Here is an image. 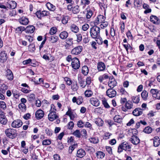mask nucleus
I'll return each mask as SVG.
<instances>
[{"label": "nucleus", "mask_w": 160, "mask_h": 160, "mask_svg": "<svg viewBox=\"0 0 160 160\" xmlns=\"http://www.w3.org/2000/svg\"><path fill=\"white\" fill-rule=\"evenodd\" d=\"M90 36L92 38L97 39L101 38L100 36V28L97 26H94L90 28Z\"/></svg>", "instance_id": "obj_1"}, {"label": "nucleus", "mask_w": 160, "mask_h": 160, "mask_svg": "<svg viewBox=\"0 0 160 160\" xmlns=\"http://www.w3.org/2000/svg\"><path fill=\"white\" fill-rule=\"evenodd\" d=\"M131 147L129 144L126 142H123L120 144L118 147V152L121 153L122 152L123 150L125 151H130Z\"/></svg>", "instance_id": "obj_2"}, {"label": "nucleus", "mask_w": 160, "mask_h": 160, "mask_svg": "<svg viewBox=\"0 0 160 160\" xmlns=\"http://www.w3.org/2000/svg\"><path fill=\"white\" fill-rule=\"evenodd\" d=\"M16 131L13 129L8 128L5 131L6 136L12 139L14 138L17 135Z\"/></svg>", "instance_id": "obj_3"}, {"label": "nucleus", "mask_w": 160, "mask_h": 160, "mask_svg": "<svg viewBox=\"0 0 160 160\" xmlns=\"http://www.w3.org/2000/svg\"><path fill=\"white\" fill-rule=\"evenodd\" d=\"M80 62L78 59L77 58H73L72 62L71 63L72 68L75 70H77L80 67Z\"/></svg>", "instance_id": "obj_4"}, {"label": "nucleus", "mask_w": 160, "mask_h": 160, "mask_svg": "<svg viewBox=\"0 0 160 160\" xmlns=\"http://www.w3.org/2000/svg\"><path fill=\"white\" fill-rule=\"evenodd\" d=\"M151 93L153 98L158 100H160V90L157 89H151Z\"/></svg>", "instance_id": "obj_5"}, {"label": "nucleus", "mask_w": 160, "mask_h": 160, "mask_svg": "<svg viewBox=\"0 0 160 160\" xmlns=\"http://www.w3.org/2000/svg\"><path fill=\"white\" fill-rule=\"evenodd\" d=\"M106 18L103 15H99L97 16L96 19L94 21V25H96L102 23L105 20Z\"/></svg>", "instance_id": "obj_6"}, {"label": "nucleus", "mask_w": 160, "mask_h": 160, "mask_svg": "<svg viewBox=\"0 0 160 160\" xmlns=\"http://www.w3.org/2000/svg\"><path fill=\"white\" fill-rule=\"evenodd\" d=\"M82 47L80 46H78L72 49L71 53L72 54L74 55H78L82 52Z\"/></svg>", "instance_id": "obj_7"}, {"label": "nucleus", "mask_w": 160, "mask_h": 160, "mask_svg": "<svg viewBox=\"0 0 160 160\" xmlns=\"http://www.w3.org/2000/svg\"><path fill=\"white\" fill-rule=\"evenodd\" d=\"M36 14L38 18L41 19L42 17L48 16L50 13L49 12L46 11H43L42 12L40 11H38L36 12Z\"/></svg>", "instance_id": "obj_8"}, {"label": "nucleus", "mask_w": 160, "mask_h": 160, "mask_svg": "<svg viewBox=\"0 0 160 160\" xmlns=\"http://www.w3.org/2000/svg\"><path fill=\"white\" fill-rule=\"evenodd\" d=\"M66 115L70 117V119L72 120L77 117L76 113L72 111L70 108H68V110L66 112Z\"/></svg>", "instance_id": "obj_9"}, {"label": "nucleus", "mask_w": 160, "mask_h": 160, "mask_svg": "<svg viewBox=\"0 0 160 160\" xmlns=\"http://www.w3.org/2000/svg\"><path fill=\"white\" fill-rule=\"evenodd\" d=\"M117 82L113 76L110 77L108 82V85L111 88H113L117 85Z\"/></svg>", "instance_id": "obj_10"}, {"label": "nucleus", "mask_w": 160, "mask_h": 160, "mask_svg": "<svg viewBox=\"0 0 160 160\" xmlns=\"http://www.w3.org/2000/svg\"><path fill=\"white\" fill-rule=\"evenodd\" d=\"M72 102L73 103H76L78 105L81 104L83 102V98L81 96H78V97H74L72 98Z\"/></svg>", "instance_id": "obj_11"}, {"label": "nucleus", "mask_w": 160, "mask_h": 160, "mask_svg": "<svg viewBox=\"0 0 160 160\" xmlns=\"http://www.w3.org/2000/svg\"><path fill=\"white\" fill-rule=\"evenodd\" d=\"M22 124V122L20 119L14 120L12 123V126L14 128H18L21 127Z\"/></svg>", "instance_id": "obj_12"}, {"label": "nucleus", "mask_w": 160, "mask_h": 160, "mask_svg": "<svg viewBox=\"0 0 160 160\" xmlns=\"http://www.w3.org/2000/svg\"><path fill=\"white\" fill-rule=\"evenodd\" d=\"M5 77L8 80L12 81L13 79V75L12 71L10 69H7L5 72Z\"/></svg>", "instance_id": "obj_13"}, {"label": "nucleus", "mask_w": 160, "mask_h": 160, "mask_svg": "<svg viewBox=\"0 0 160 160\" xmlns=\"http://www.w3.org/2000/svg\"><path fill=\"white\" fill-rule=\"evenodd\" d=\"M112 89H108L106 91L107 96L110 98L114 97L116 95V92Z\"/></svg>", "instance_id": "obj_14"}, {"label": "nucleus", "mask_w": 160, "mask_h": 160, "mask_svg": "<svg viewBox=\"0 0 160 160\" xmlns=\"http://www.w3.org/2000/svg\"><path fill=\"white\" fill-rule=\"evenodd\" d=\"M58 118V114H56L55 112H50L48 115V119L51 121H53L54 120Z\"/></svg>", "instance_id": "obj_15"}, {"label": "nucleus", "mask_w": 160, "mask_h": 160, "mask_svg": "<svg viewBox=\"0 0 160 160\" xmlns=\"http://www.w3.org/2000/svg\"><path fill=\"white\" fill-rule=\"evenodd\" d=\"M129 141L134 145H137L140 142V140L136 136L133 135L129 139Z\"/></svg>", "instance_id": "obj_16"}, {"label": "nucleus", "mask_w": 160, "mask_h": 160, "mask_svg": "<svg viewBox=\"0 0 160 160\" xmlns=\"http://www.w3.org/2000/svg\"><path fill=\"white\" fill-rule=\"evenodd\" d=\"M89 101L92 105L95 107H98L100 105V102L96 98H92L90 99Z\"/></svg>", "instance_id": "obj_17"}, {"label": "nucleus", "mask_w": 160, "mask_h": 160, "mask_svg": "<svg viewBox=\"0 0 160 160\" xmlns=\"http://www.w3.org/2000/svg\"><path fill=\"white\" fill-rule=\"evenodd\" d=\"M86 155V152L85 150L82 148L79 149L77 150L76 154V156L80 158L83 157Z\"/></svg>", "instance_id": "obj_18"}, {"label": "nucleus", "mask_w": 160, "mask_h": 160, "mask_svg": "<svg viewBox=\"0 0 160 160\" xmlns=\"http://www.w3.org/2000/svg\"><path fill=\"white\" fill-rule=\"evenodd\" d=\"M18 21L20 24L24 25H27L29 22L28 18L25 17H22L19 18Z\"/></svg>", "instance_id": "obj_19"}, {"label": "nucleus", "mask_w": 160, "mask_h": 160, "mask_svg": "<svg viewBox=\"0 0 160 160\" xmlns=\"http://www.w3.org/2000/svg\"><path fill=\"white\" fill-rule=\"evenodd\" d=\"M8 58V56L5 51H2L0 54V61L2 63L6 62Z\"/></svg>", "instance_id": "obj_20"}, {"label": "nucleus", "mask_w": 160, "mask_h": 160, "mask_svg": "<svg viewBox=\"0 0 160 160\" xmlns=\"http://www.w3.org/2000/svg\"><path fill=\"white\" fill-rule=\"evenodd\" d=\"M8 8L11 9H15L17 6V3L14 1H8L7 4Z\"/></svg>", "instance_id": "obj_21"}, {"label": "nucleus", "mask_w": 160, "mask_h": 160, "mask_svg": "<svg viewBox=\"0 0 160 160\" xmlns=\"http://www.w3.org/2000/svg\"><path fill=\"white\" fill-rule=\"evenodd\" d=\"M44 115L43 111L41 109L37 110L35 113L36 118L38 119H40L42 118Z\"/></svg>", "instance_id": "obj_22"}, {"label": "nucleus", "mask_w": 160, "mask_h": 160, "mask_svg": "<svg viewBox=\"0 0 160 160\" xmlns=\"http://www.w3.org/2000/svg\"><path fill=\"white\" fill-rule=\"evenodd\" d=\"M110 78L108 74L105 73L99 76L98 80L100 83H102L104 81L109 79Z\"/></svg>", "instance_id": "obj_23"}, {"label": "nucleus", "mask_w": 160, "mask_h": 160, "mask_svg": "<svg viewBox=\"0 0 160 160\" xmlns=\"http://www.w3.org/2000/svg\"><path fill=\"white\" fill-rule=\"evenodd\" d=\"M151 22L155 24L158 25L160 22V20L158 18L154 15L151 16Z\"/></svg>", "instance_id": "obj_24"}, {"label": "nucleus", "mask_w": 160, "mask_h": 160, "mask_svg": "<svg viewBox=\"0 0 160 160\" xmlns=\"http://www.w3.org/2000/svg\"><path fill=\"white\" fill-rule=\"evenodd\" d=\"M105 68L106 66L103 62H98L97 65V69L98 71H103L105 69Z\"/></svg>", "instance_id": "obj_25"}, {"label": "nucleus", "mask_w": 160, "mask_h": 160, "mask_svg": "<svg viewBox=\"0 0 160 160\" xmlns=\"http://www.w3.org/2000/svg\"><path fill=\"white\" fill-rule=\"evenodd\" d=\"M142 113V110L140 108H137L132 112L133 114L136 116H139Z\"/></svg>", "instance_id": "obj_26"}, {"label": "nucleus", "mask_w": 160, "mask_h": 160, "mask_svg": "<svg viewBox=\"0 0 160 160\" xmlns=\"http://www.w3.org/2000/svg\"><path fill=\"white\" fill-rule=\"evenodd\" d=\"M153 140V146L154 147L158 146L160 144V139L158 136L155 137L151 139Z\"/></svg>", "instance_id": "obj_27"}, {"label": "nucleus", "mask_w": 160, "mask_h": 160, "mask_svg": "<svg viewBox=\"0 0 160 160\" xmlns=\"http://www.w3.org/2000/svg\"><path fill=\"white\" fill-rule=\"evenodd\" d=\"M70 29L71 31L75 33L78 32L79 31V28L74 24H72L71 25Z\"/></svg>", "instance_id": "obj_28"}, {"label": "nucleus", "mask_w": 160, "mask_h": 160, "mask_svg": "<svg viewBox=\"0 0 160 160\" xmlns=\"http://www.w3.org/2000/svg\"><path fill=\"white\" fill-rule=\"evenodd\" d=\"M35 30V27L32 25L28 26L26 28V32L28 33H32L34 32Z\"/></svg>", "instance_id": "obj_29"}, {"label": "nucleus", "mask_w": 160, "mask_h": 160, "mask_svg": "<svg viewBox=\"0 0 160 160\" xmlns=\"http://www.w3.org/2000/svg\"><path fill=\"white\" fill-rule=\"evenodd\" d=\"M46 6L48 9L52 11H53L56 9L55 6L53 5L49 2H47L46 4Z\"/></svg>", "instance_id": "obj_30"}, {"label": "nucleus", "mask_w": 160, "mask_h": 160, "mask_svg": "<svg viewBox=\"0 0 160 160\" xmlns=\"http://www.w3.org/2000/svg\"><path fill=\"white\" fill-rule=\"evenodd\" d=\"M68 36V32L66 31H63L61 32L59 34V36L62 39H65Z\"/></svg>", "instance_id": "obj_31"}, {"label": "nucleus", "mask_w": 160, "mask_h": 160, "mask_svg": "<svg viewBox=\"0 0 160 160\" xmlns=\"http://www.w3.org/2000/svg\"><path fill=\"white\" fill-rule=\"evenodd\" d=\"M94 11V9L93 8H91L88 10H87V13L86 17L87 19L90 18L92 16L93 12Z\"/></svg>", "instance_id": "obj_32"}, {"label": "nucleus", "mask_w": 160, "mask_h": 160, "mask_svg": "<svg viewBox=\"0 0 160 160\" xmlns=\"http://www.w3.org/2000/svg\"><path fill=\"white\" fill-rule=\"evenodd\" d=\"M96 155L98 158L102 159L105 156V153L101 151H98L96 152Z\"/></svg>", "instance_id": "obj_33"}, {"label": "nucleus", "mask_w": 160, "mask_h": 160, "mask_svg": "<svg viewBox=\"0 0 160 160\" xmlns=\"http://www.w3.org/2000/svg\"><path fill=\"white\" fill-rule=\"evenodd\" d=\"M125 107L128 109H130L133 108L132 102L130 101L127 102L125 104Z\"/></svg>", "instance_id": "obj_34"}, {"label": "nucleus", "mask_w": 160, "mask_h": 160, "mask_svg": "<svg viewBox=\"0 0 160 160\" xmlns=\"http://www.w3.org/2000/svg\"><path fill=\"white\" fill-rule=\"evenodd\" d=\"M88 68L87 66H84L82 67V72L84 76H86L88 74Z\"/></svg>", "instance_id": "obj_35"}, {"label": "nucleus", "mask_w": 160, "mask_h": 160, "mask_svg": "<svg viewBox=\"0 0 160 160\" xmlns=\"http://www.w3.org/2000/svg\"><path fill=\"white\" fill-rule=\"evenodd\" d=\"M58 39V37L57 36H51L49 37V40L52 43L57 42Z\"/></svg>", "instance_id": "obj_36"}, {"label": "nucleus", "mask_w": 160, "mask_h": 160, "mask_svg": "<svg viewBox=\"0 0 160 160\" xmlns=\"http://www.w3.org/2000/svg\"><path fill=\"white\" fill-rule=\"evenodd\" d=\"M132 98V101L134 103H138L140 101V96L139 95L133 96Z\"/></svg>", "instance_id": "obj_37"}, {"label": "nucleus", "mask_w": 160, "mask_h": 160, "mask_svg": "<svg viewBox=\"0 0 160 160\" xmlns=\"http://www.w3.org/2000/svg\"><path fill=\"white\" fill-rule=\"evenodd\" d=\"M7 122V120L5 116L4 115L3 117H0V123L3 125H5Z\"/></svg>", "instance_id": "obj_38"}, {"label": "nucleus", "mask_w": 160, "mask_h": 160, "mask_svg": "<svg viewBox=\"0 0 160 160\" xmlns=\"http://www.w3.org/2000/svg\"><path fill=\"white\" fill-rule=\"evenodd\" d=\"M149 6L146 3H144L143 5V8L146 10L144 11L145 14L150 12V9L149 8Z\"/></svg>", "instance_id": "obj_39"}, {"label": "nucleus", "mask_w": 160, "mask_h": 160, "mask_svg": "<svg viewBox=\"0 0 160 160\" xmlns=\"http://www.w3.org/2000/svg\"><path fill=\"white\" fill-rule=\"evenodd\" d=\"M80 11L79 6L78 5H76L74 6L72 9V12L74 14H77Z\"/></svg>", "instance_id": "obj_40"}, {"label": "nucleus", "mask_w": 160, "mask_h": 160, "mask_svg": "<svg viewBox=\"0 0 160 160\" xmlns=\"http://www.w3.org/2000/svg\"><path fill=\"white\" fill-rule=\"evenodd\" d=\"M89 141L94 144H96L98 142L99 140L97 137H92L89 139Z\"/></svg>", "instance_id": "obj_41"}, {"label": "nucleus", "mask_w": 160, "mask_h": 160, "mask_svg": "<svg viewBox=\"0 0 160 160\" xmlns=\"http://www.w3.org/2000/svg\"><path fill=\"white\" fill-rule=\"evenodd\" d=\"M92 92L90 90H86L84 94L86 97H91L93 94Z\"/></svg>", "instance_id": "obj_42"}, {"label": "nucleus", "mask_w": 160, "mask_h": 160, "mask_svg": "<svg viewBox=\"0 0 160 160\" xmlns=\"http://www.w3.org/2000/svg\"><path fill=\"white\" fill-rule=\"evenodd\" d=\"M71 88L74 91H76L78 88L77 82H74L72 83Z\"/></svg>", "instance_id": "obj_43"}, {"label": "nucleus", "mask_w": 160, "mask_h": 160, "mask_svg": "<svg viewBox=\"0 0 160 160\" xmlns=\"http://www.w3.org/2000/svg\"><path fill=\"white\" fill-rule=\"evenodd\" d=\"M95 123L98 126H101L103 124V121L100 118H98L96 119L95 121Z\"/></svg>", "instance_id": "obj_44"}, {"label": "nucleus", "mask_w": 160, "mask_h": 160, "mask_svg": "<svg viewBox=\"0 0 160 160\" xmlns=\"http://www.w3.org/2000/svg\"><path fill=\"white\" fill-rule=\"evenodd\" d=\"M141 96L143 100H146L148 96V93L146 91L144 90L141 93Z\"/></svg>", "instance_id": "obj_45"}, {"label": "nucleus", "mask_w": 160, "mask_h": 160, "mask_svg": "<svg viewBox=\"0 0 160 160\" xmlns=\"http://www.w3.org/2000/svg\"><path fill=\"white\" fill-rule=\"evenodd\" d=\"M7 108V105L5 102L3 101H0V108L5 110Z\"/></svg>", "instance_id": "obj_46"}, {"label": "nucleus", "mask_w": 160, "mask_h": 160, "mask_svg": "<svg viewBox=\"0 0 160 160\" xmlns=\"http://www.w3.org/2000/svg\"><path fill=\"white\" fill-rule=\"evenodd\" d=\"M18 107L22 112H25L26 110V106L25 104L20 103Z\"/></svg>", "instance_id": "obj_47"}, {"label": "nucleus", "mask_w": 160, "mask_h": 160, "mask_svg": "<svg viewBox=\"0 0 160 160\" xmlns=\"http://www.w3.org/2000/svg\"><path fill=\"white\" fill-rule=\"evenodd\" d=\"M123 46L126 50L127 53H128V49H130V50H132V47L130 45L129 43H127L126 44H123Z\"/></svg>", "instance_id": "obj_48"}, {"label": "nucleus", "mask_w": 160, "mask_h": 160, "mask_svg": "<svg viewBox=\"0 0 160 160\" xmlns=\"http://www.w3.org/2000/svg\"><path fill=\"white\" fill-rule=\"evenodd\" d=\"M36 50L35 46L33 44H30L28 46V50L31 52H33Z\"/></svg>", "instance_id": "obj_49"}, {"label": "nucleus", "mask_w": 160, "mask_h": 160, "mask_svg": "<svg viewBox=\"0 0 160 160\" xmlns=\"http://www.w3.org/2000/svg\"><path fill=\"white\" fill-rule=\"evenodd\" d=\"M68 16H63L62 20V22L63 24H65L68 23Z\"/></svg>", "instance_id": "obj_50"}, {"label": "nucleus", "mask_w": 160, "mask_h": 160, "mask_svg": "<svg viewBox=\"0 0 160 160\" xmlns=\"http://www.w3.org/2000/svg\"><path fill=\"white\" fill-rule=\"evenodd\" d=\"M25 30V28L22 26H20L17 28L16 31L17 33H20Z\"/></svg>", "instance_id": "obj_51"}, {"label": "nucleus", "mask_w": 160, "mask_h": 160, "mask_svg": "<svg viewBox=\"0 0 160 160\" xmlns=\"http://www.w3.org/2000/svg\"><path fill=\"white\" fill-rule=\"evenodd\" d=\"M115 122L120 123L122 122V119L120 118V116L119 115H116L113 118Z\"/></svg>", "instance_id": "obj_52"}, {"label": "nucleus", "mask_w": 160, "mask_h": 160, "mask_svg": "<svg viewBox=\"0 0 160 160\" xmlns=\"http://www.w3.org/2000/svg\"><path fill=\"white\" fill-rule=\"evenodd\" d=\"M51 141L50 140L46 139L43 140L42 141V145H48L51 144Z\"/></svg>", "instance_id": "obj_53"}, {"label": "nucleus", "mask_w": 160, "mask_h": 160, "mask_svg": "<svg viewBox=\"0 0 160 160\" xmlns=\"http://www.w3.org/2000/svg\"><path fill=\"white\" fill-rule=\"evenodd\" d=\"M21 91L24 93H27L30 92L31 90L30 89V87L28 88H21Z\"/></svg>", "instance_id": "obj_54"}, {"label": "nucleus", "mask_w": 160, "mask_h": 160, "mask_svg": "<svg viewBox=\"0 0 160 160\" xmlns=\"http://www.w3.org/2000/svg\"><path fill=\"white\" fill-rule=\"evenodd\" d=\"M57 29L55 27H52L50 29L49 33L51 35H52L56 33L57 32Z\"/></svg>", "instance_id": "obj_55"}, {"label": "nucleus", "mask_w": 160, "mask_h": 160, "mask_svg": "<svg viewBox=\"0 0 160 160\" xmlns=\"http://www.w3.org/2000/svg\"><path fill=\"white\" fill-rule=\"evenodd\" d=\"M73 134L78 138H80L81 137V133L78 130H76L73 133Z\"/></svg>", "instance_id": "obj_56"}, {"label": "nucleus", "mask_w": 160, "mask_h": 160, "mask_svg": "<svg viewBox=\"0 0 160 160\" xmlns=\"http://www.w3.org/2000/svg\"><path fill=\"white\" fill-rule=\"evenodd\" d=\"M1 91L2 93H4L5 91L8 88V87L5 84H2L0 87Z\"/></svg>", "instance_id": "obj_57"}, {"label": "nucleus", "mask_w": 160, "mask_h": 160, "mask_svg": "<svg viewBox=\"0 0 160 160\" xmlns=\"http://www.w3.org/2000/svg\"><path fill=\"white\" fill-rule=\"evenodd\" d=\"M28 99L30 101H32L35 98V95L33 93L30 94L28 95L27 97Z\"/></svg>", "instance_id": "obj_58"}, {"label": "nucleus", "mask_w": 160, "mask_h": 160, "mask_svg": "<svg viewBox=\"0 0 160 160\" xmlns=\"http://www.w3.org/2000/svg\"><path fill=\"white\" fill-rule=\"evenodd\" d=\"M120 92L122 95H124L125 96H128V93L123 88H122L120 89Z\"/></svg>", "instance_id": "obj_59"}, {"label": "nucleus", "mask_w": 160, "mask_h": 160, "mask_svg": "<svg viewBox=\"0 0 160 160\" xmlns=\"http://www.w3.org/2000/svg\"><path fill=\"white\" fill-rule=\"evenodd\" d=\"M45 133L47 135L51 136L52 134V131L50 129L48 128H46L45 129Z\"/></svg>", "instance_id": "obj_60"}, {"label": "nucleus", "mask_w": 160, "mask_h": 160, "mask_svg": "<svg viewBox=\"0 0 160 160\" xmlns=\"http://www.w3.org/2000/svg\"><path fill=\"white\" fill-rule=\"evenodd\" d=\"M74 124L72 121H70L69 122L67 125V127L69 129H72L73 128Z\"/></svg>", "instance_id": "obj_61"}, {"label": "nucleus", "mask_w": 160, "mask_h": 160, "mask_svg": "<svg viewBox=\"0 0 160 160\" xmlns=\"http://www.w3.org/2000/svg\"><path fill=\"white\" fill-rule=\"evenodd\" d=\"M100 25V28L102 29H104L107 27L108 25V22H107L103 21Z\"/></svg>", "instance_id": "obj_62"}, {"label": "nucleus", "mask_w": 160, "mask_h": 160, "mask_svg": "<svg viewBox=\"0 0 160 160\" xmlns=\"http://www.w3.org/2000/svg\"><path fill=\"white\" fill-rule=\"evenodd\" d=\"M73 39L72 38H68L66 40L67 44L71 46L73 44Z\"/></svg>", "instance_id": "obj_63"}, {"label": "nucleus", "mask_w": 160, "mask_h": 160, "mask_svg": "<svg viewBox=\"0 0 160 160\" xmlns=\"http://www.w3.org/2000/svg\"><path fill=\"white\" fill-rule=\"evenodd\" d=\"M38 62L35 60H32L31 62L30 63V65L32 66L35 67L38 66Z\"/></svg>", "instance_id": "obj_64"}]
</instances>
